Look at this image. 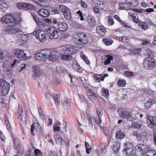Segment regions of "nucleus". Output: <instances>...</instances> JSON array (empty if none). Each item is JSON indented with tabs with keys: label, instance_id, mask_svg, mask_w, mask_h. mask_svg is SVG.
Masks as SVG:
<instances>
[{
	"label": "nucleus",
	"instance_id": "nucleus-61",
	"mask_svg": "<svg viewBox=\"0 0 156 156\" xmlns=\"http://www.w3.org/2000/svg\"><path fill=\"white\" fill-rule=\"evenodd\" d=\"M124 75L125 76L129 77L133 76L134 75V74L133 73L129 71L125 72Z\"/></svg>",
	"mask_w": 156,
	"mask_h": 156
},
{
	"label": "nucleus",
	"instance_id": "nucleus-11",
	"mask_svg": "<svg viewBox=\"0 0 156 156\" xmlns=\"http://www.w3.org/2000/svg\"><path fill=\"white\" fill-rule=\"evenodd\" d=\"M60 10L62 12L64 18L68 20H70L71 18V13L70 11L66 6L62 5L59 7Z\"/></svg>",
	"mask_w": 156,
	"mask_h": 156
},
{
	"label": "nucleus",
	"instance_id": "nucleus-52",
	"mask_svg": "<svg viewBox=\"0 0 156 156\" xmlns=\"http://www.w3.org/2000/svg\"><path fill=\"white\" fill-rule=\"evenodd\" d=\"M132 126L135 128H140L142 126V124L138 122H132Z\"/></svg>",
	"mask_w": 156,
	"mask_h": 156
},
{
	"label": "nucleus",
	"instance_id": "nucleus-14",
	"mask_svg": "<svg viewBox=\"0 0 156 156\" xmlns=\"http://www.w3.org/2000/svg\"><path fill=\"white\" fill-rule=\"evenodd\" d=\"M156 64L154 62V60H151L148 58H144V67L147 69H152L155 67Z\"/></svg>",
	"mask_w": 156,
	"mask_h": 156
},
{
	"label": "nucleus",
	"instance_id": "nucleus-26",
	"mask_svg": "<svg viewBox=\"0 0 156 156\" xmlns=\"http://www.w3.org/2000/svg\"><path fill=\"white\" fill-rule=\"evenodd\" d=\"M129 17H131L133 22L135 23H138L139 22V19L138 18V16L136 13L129 12Z\"/></svg>",
	"mask_w": 156,
	"mask_h": 156
},
{
	"label": "nucleus",
	"instance_id": "nucleus-6",
	"mask_svg": "<svg viewBox=\"0 0 156 156\" xmlns=\"http://www.w3.org/2000/svg\"><path fill=\"white\" fill-rule=\"evenodd\" d=\"M0 85L1 86V95H6L9 92L10 89V84L3 79H0Z\"/></svg>",
	"mask_w": 156,
	"mask_h": 156
},
{
	"label": "nucleus",
	"instance_id": "nucleus-20",
	"mask_svg": "<svg viewBox=\"0 0 156 156\" xmlns=\"http://www.w3.org/2000/svg\"><path fill=\"white\" fill-rule=\"evenodd\" d=\"M32 16L37 24L40 27L42 28L45 26L44 23L43 22L40 21L39 18L35 15L33 14Z\"/></svg>",
	"mask_w": 156,
	"mask_h": 156
},
{
	"label": "nucleus",
	"instance_id": "nucleus-34",
	"mask_svg": "<svg viewBox=\"0 0 156 156\" xmlns=\"http://www.w3.org/2000/svg\"><path fill=\"white\" fill-rule=\"evenodd\" d=\"M39 2L37 3L39 5L41 6L42 7L44 6L46 7L47 5V4L49 3L50 2V0H39Z\"/></svg>",
	"mask_w": 156,
	"mask_h": 156
},
{
	"label": "nucleus",
	"instance_id": "nucleus-59",
	"mask_svg": "<svg viewBox=\"0 0 156 156\" xmlns=\"http://www.w3.org/2000/svg\"><path fill=\"white\" fill-rule=\"evenodd\" d=\"M34 156H42V153L40 150L36 149L34 150Z\"/></svg>",
	"mask_w": 156,
	"mask_h": 156
},
{
	"label": "nucleus",
	"instance_id": "nucleus-23",
	"mask_svg": "<svg viewBox=\"0 0 156 156\" xmlns=\"http://www.w3.org/2000/svg\"><path fill=\"white\" fill-rule=\"evenodd\" d=\"M8 5L7 3L2 0H0V10L5 12L7 9Z\"/></svg>",
	"mask_w": 156,
	"mask_h": 156
},
{
	"label": "nucleus",
	"instance_id": "nucleus-7",
	"mask_svg": "<svg viewBox=\"0 0 156 156\" xmlns=\"http://www.w3.org/2000/svg\"><path fill=\"white\" fill-rule=\"evenodd\" d=\"M36 38L40 42L44 43L46 41V35L45 32L39 29L35 30L34 33Z\"/></svg>",
	"mask_w": 156,
	"mask_h": 156
},
{
	"label": "nucleus",
	"instance_id": "nucleus-18",
	"mask_svg": "<svg viewBox=\"0 0 156 156\" xmlns=\"http://www.w3.org/2000/svg\"><path fill=\"white\" fill-rule=\"evenodd\" d=\"M97 33L101 36H104L106 33V29L103 26H98L97 27Z\"/></svg>",
	"mask_w": 156,
	"mask_h": 156
},
{
	"label": "nucleus",
	"instance_id": "nucleus-57",
	"mask_svg": "<svg viewBox=\"0 0 156 156\" xmlns=\"http://www.w3.org/2000/svg\"><path fill=\"white\" fill-rule=\"evenodd\" d=\"M85 146L86 148V151L87 154H90V151H91V148L90 147V146L89 145L88 143L86 142H85Z\"/></svg>",
	"mask_w": 156,
	"mask_h": 156
},
{
	"label": "nucleus",
	"instance_id": "nucleus-25",
	"mask_svg": "<svg viewBox=\"0 0 156 156\" xmlns=\"http://www.w3.org/2000/svg\"><path fill=\"white\" fill-rule=\"evenodd\" d=\"M96 112L99 119V121L98 125H100L102 122L101 117L103 115V111L101 108L99 107L97 108Z\"/></svg>",
	"mask_w": 156,
	"mask_h": 156
},
{
	"label": "nucleus",
	"instance_id": "nucleus-62",
	"mask_svg": "<svg viewBox=\"0 0 156 156\" xmlns=\"http://www.w3.org/2000/svg\"><path fill=\"white\" fill-rule=\"evenodd\" d=\"M132 135L135 136L138 141L140 139V138L141 135H140V133L136 132H134L132 133Z\"/></svg>",
	"mask_w": 156,
	"mask_h": 156
},
{
	"label": "nucleus",
	"instance_id": "nucleus-9",
	"mask_svg": "<svg viewBox=\"0 0 156 156\" xmlns=\"http://www.w3.org/2000/svg\"><path fill=\"white\" fill-rule=\"evenodd\" d=\"M120 115L122 118L127 119L130 121L134 120L136 119V117L135 114L132 113L124 109H122Z\"/></svg>",
	"mask_w": 156,
	"mask_h": 156
},
{
	"label": "nucleus",
	"instance_id": "nucleus-33",
	"mask_svg": "<svg viewBox=\"0 0 156 156\" xmlns=\"http://www.w3.org/2000/svg\"><path fill=\"white\" fill-rule=\"evenodd\" d=\"M105 58L106 60L104 62V63L105 65H108L110 63L111 61L113 59V56L110 55H105Z\"/></svg>",
	"mask_w": 156,
	"mask_h": 156
},
{
	"label": "nucleus",
	"instance_id": "nucleus-19",
	"mask_svg": "<svg viewBox=\"0 0 156 156\" xmlns=\"http://www.w3.org/2000/svg\"><path fill=\"white\" fill-rule=\"evenodd\" d=\"M38 12L40 16L43 17H48L49 15V12L47 9H41Z\"/></svg>",
	"mask_w": 156,
	"mask_h": 156
},
{
	"label": "nucleus",
	"instance_id": "nucleus-60",
	"mask_svg": "<svg viewBox=\"0 0 156 156\" xmlns=\"http://www.w3.org/2000/svg\"><path fill=\"white\" fill-rule=\"evenodd\" d=\"M26 9H33L34 8V5L29 3H26Z\"/></svg>",
	"mask_w": 156,
	"mask_h": 156
},
{
	"label": "nucleus",
	"instance_id": "nucleus-43",
	"mask_svg": "<svg viewBox=\"0 0 156 156\" xmlns=\"http://www.w3.org/2000/svg\"><path fill=\"white\" fill-rule=\"evenodd\" d=\"M57 72L59 73H62L66 72V69L63 66H58L57 67Z\"/></svg>",
	"mask_w": 156,
	"mask_h": 156
},
{
	"label": "nucleus",
	"instance_id": "nucleus-49",
	"mask_svg": "<svg viewBox=\"0 0 156 156\" xmlns=\"http://www.w3.org/2000/svg\"><path fill=\"white\" fill-rule=\"evenodd\" d=\"M144 156H156V153L153 151H148L146 153V155Z\"/></svg>",
	"mask_w": 156,
	"mask_h": 156
},
{
	"label": "nucleus",
	"instance_id": "nucleus-48",
	"mask_svg": "<svg viewBox=\"0 0 156 156\" xmlns=\"http://www.w3.org/2000/svg\"><path fill=\"white\" fill-rule=\"evenodd\" d=\"M93 77L95 81L98 82L100 81L101 78L102 77V75L94 74L93 75Z\"/></svg>",
	"mask_w": 156,
	"mask_h": 156
},
{
	"label": "nucleus",
	"instance_id": "nucleus-38",
	"mask_svg": "<svg viewBox=\"0 0 156 156\" xmlns=\"http://www.w3.org/2000/svg\"><path fill=\"white\" fill-rule=\"evenodd\" d=\"M53 98L54 99L56 105H58L59 103V96L56 93H53L51 94Z\"/></svg>",
	"mask_w": 156,
	"mask_h": 156
},
{
	"label": "nucleus",
	"instance_id": "nucleus-5",
	"mask_svg": "<svg viewBox=\"0 0 156 156\" xmlns=\"http://www.w3.org/2000/svg\"><path fill=\"white\" fill-rule=\"evenodd\" d=\"M46 32L50 39H56L59 36V32L55 26L49 27L47 29Z\"/></svg>",
	"mask_w": 156,
	"mask_h": 156
},
{
	"label": "nucleus",
	"instance_id": "nucleus-64",
	"mask_svg": "<svg viewBox=\"0 0 156 156\" xmlns=\"http://www.w3.org/2000/svg\"><path fill=\"white\" fill-rule=\"evenodd\" d=\"M152 105L147 101L145 104L144 108L145 110H147L149 109Z\"/></svg>",
	"mask_w": 156,
	"mask_h": 156
},
{
	"label": "nucleus",
	"instance_id": "nucleus-63",
	"mask_svg": "<svg viewBox=\"0 0 156 156\" xmlns=\"http://www.w3.org/2000/svg\"><path fill=\"white\" fill-rule=\"evenodd\" d=\"M5 123L6 125V127L8 130L9 131L11 130L12 129V128L9 121L8 120L5 119Z\"/></svg>",
	"mask_w": 156,
	"mask_h": 156
},
{
	"label": "nucleus",
	"instance_id": "nucleus-15",
	"mask_svg": "<svg viewBox=\"0 0 156 156\" xmlns=\"http://www.w3.org/2000/svg\"><path fill=\"white\" fill-rule=\"evenodd\" d=\"M146 121L149 127H153L156 126V116L147 115Z\"/></svg>",
	"mask_w": 156,
	"mask_h": 156
},
{
	"label": "nucleus",
	"instance_id": "nucleus-12",
	"mask_svg": "<svg viewBox=\"0 0 156 156\" xmlns=\"http://www.w3.org/2000/svg\"><path fill=\"white\" fill-rule=\"evenodd\" d=\"M61 48L62 52L66 54H74L76 51L73 46L69 45L62 46L61 47Z\"/></svg>",
	"mask_w": 156,
	"mask_h": 156
},
{
	"label": "nucleus",
	"instance_id": "nucleus-53",
	"mask_svg": "<svg viewBox=\"0 0 156 156\" xmlns=\"http://www.w3.org/2000/svg\"><path fill=\"white\" fill-rule=\"evenodd\" d=\"M126 84V81L125 80H119L118 83L119 86L120 87H124Z\"/></svg>",
	"mask_w": 156,
	"mask_h": 156
},
{
	"label": "nucleus",
	"instance_id": "nucleus-51",
	"mask_svg": "<svg viewBox=\"0 0 156 156\" xmlns=\"http://www.w3.org/2000/svg\"><path fill=\"white\" fill-rule=\"evenodd\" d=\"M6 140V138L3 134L0 135V144L3 146L4 143L5 141Z\"/></svg>",
	"mask_w": 156,
	"mask_h": 156
},
{
	"label": "nucleus",
	"instance_id": "nucleus-56",
	"mask_svg": "<svg viewBox=\"0 0 156 156\" xmlns=\"http://www.w3.org/2000/svg\"><path fill=\"white\" fill-rule=\"evenodd\" d=\"M147 101L152 105L156 103V98L154 97H152L148 99Z\"/></svg>",
	"mask_w": 156,
	"mask_h": 156
},
{
	"label": "nucleus",
	"instance_id": "nucleus-39",
	"mask_svg": "<svg viewBox=\"0 0 156 156\" xmlns=\"http://www.w3.org/2000/svg\"><path fill=\"white\" fill-rule=\"evenodd\" d=\"M80 54L81 57L83 60L87 64H90V62L89 60L87 59V58L86 57V56L84 54L83 52L82 51H81L80 52Z\"/></svg>",
	"mask_w": 156,
	"mask_h": 156
},
{
	"label": "nucleus",
	"instance_id": "nucleus-40",
	"mask_svg": "<svg viewBox=\"0 0 156 156\" xmlns=\"http://www.w3.org/2000/svg\"><path fill=\"white\" fill-rule=\"evenodd\" d=\"M100 146L101 150L102 153H105L106 151V148L105 143V142L101 143L100 145Z\"/></svg>",
	"mask_w": 156,
	"mask_h": 156
},
{
	"label": "nucleus",
	"instance_id": "nucleus-10",
	"mask_svg": "<svg viewBox=\"0 0 156 156\" xmlns=\"http://www.w3.org/2000/svg\"><path fill=\"white\" fill-rule=\"evenodd\" d=\"M39 132L40 134H42L44 133L42 127L40 126L37 119H35V121L34 122L31 126V134L34 135V131L35 129Z\"/></svg>",
	"mask_w": 156,
	"mask_h": 156
},
{
	"label": "nucleus",
	"instance_id": "nucleus-21",
	"mask_svg": "<svg viewBox=\"0 0 156 156\" xmlns=\"http://www.w3.org/2000/svg\"><path fill=\"white\" fill-rule=\"evenodd\" d=\"M120 143L118 142H114L113 143L112 147L113 151L115 153H117L120 149Z\"/></svg>",
	"mask_w": 156,
	"mask_h": 156
},
{
	"label": "nucleus",
	"instance_id": "nucleus-54",
	"mask_svg": "<svg viewBox=\"0 0 156 156\" xmlns=\"http://www.w3.org/2000/svg\"><path fill=\"white\" fill-rule=\"evenodd\" d=\"M26 3L24 2H21L18 3L17 4V6L19 9H22L24 8L25 9Z\"/></svg>",
	"mask_w": 156,
	"mask_h": 156
},
{
	"label": "nucleus",
	"instance_id": "nucleus-13",
	"mask_svg": "<svg viewBox=\"0 0 156 156\" xmlns=\"http://www.w3.org/2000/svg\"><path fill=\"white\" fill-rule=\"evenodd\" d=\"M15 55L19 59L21 60H27L30 57V56L27 55V54L24 53V51L22 49L16 50L15 52Z\"/></svg>",
	"mask_w": 156,
	"mask_h": 156
},
{
	"label": "nucleus",
	"instance_id": "nucleus-17",
	"mask_svg": "<svg viewBox=\"0 0 156 156\" xmlns=\"http://www.w3.org/2000/svg\"><path fill=\"white\" fill-rule=\"evenodd\" d=\"M12 137L15 149L18 153H20L21 151V146L18 139L17 137L15 136H13Z\"/></svg>",
	"mask_w": 156,
	"mask_h": 156
},
{
	"label": "nucleus",
	"instance_id": "nucleus-45",
	"mask_svg": "<svg viewBox=\"0 0 156 156\" xmlns=\"http://www.w3.org/2000/svg\"><path fill=\"white\" fill-rule=\"evenodd\" d=\"M109 94L108 90L106 89H103L101 92V95L107 98Z\"/></svg>",
	"mask_w": 156,
	"mask_h": 156
},
{
	"label": "nucleus",
	"instance_id": "nucleus-27",
	"mask_svg": "<svg viewBox=\"0 0 156 156\" xmlns=\"http://www.w3.org/2000/svg\"><path fill=\"white\" fill-rule=\"evenodd\" d=\"M146 54L147 57L145 58L146 59L148 58V59L151 60L153 59V58L154 57V55L153 51L150 49H147L146 51Z\"/></svg>",
	"mask_w": 156,
	"mask_h": 156
},
{
	"label": "nucleus",
	"instance_id": "nucleus-31",
	"mask_svg": "<svg viewBox=\"0 0 156 156\" xmlns=\"http://www.w3.org/2000/svg\"><path fill=\"white\" fill-rule=\"evenodd\" d=\"M73 68L75 71L79 73L81 72L82 71V69L77 64V63H73Z\"/></svg>",
	"mask_w": 156,
	"mask_h": 156
},
{
	"label": "nucleus",
	"instance_id": "nucleus-29",
	"mask_svg": "<svg viewBox=\"0 0 156 156\" xmlns=\"http://www.w3.org/2000/svg\"><path fill=\"white\" fill-rule=\"evenodd\" d=\"M45 21L48 24V25H52L53 24V26H55V24L57 23V19H53L52 20L46 19H45Z\"/></svg>",
	"mask_w": 156,
	"mask_h": 156
},
{
	"label": "nucleus",
	"instance_id": "nucleus-32",
	"mask_svg": "<svg viewBox=\"0 0 156 156\" xmlns=\"http://www.w3.org/2000/svg\"><path fill=\"white\" fill-rule=\"evenodd\" d=\"M61 132L64 134L66 133L67 132V125L66 122H64V123H63L62 125L61 124Z\"/></svg>",
	"mask_w": 156,
	"mask_h": 156
},
{
	"label": "nucleus",
	"instance_id": "nucleus-44",
	"mask_svg": "<svg viewBox=\"0 0 156 156\" xmlns=\"http://www.w3.org/2000/svg\"><path fill=\"white\" fill-rule=\"evenodd\" d=\"M103 40L105 45L107 46L110 45L113 43L112 40L110 38L104 39H103Z\"/></svg>",
	"mask_w": 156,
	"mask_h": 156
},
{
	"label": "nucleus",
	"instance_id": "nucleus-55",
	"mask_svg": "<svg viewBox=\"0 0 156 156\" xmlns=\"http://www.w3.org/2000/svg\"><path fill=\"white\" fill-rule=\"evenodd\" d=\"M143 145L142 144L137 145L135 146V149L136 150L139 151L141 153H142L143 152Z\"/></svg>",
	"mask_w": 156,
	"mask_h": 156
},
{
	"label": "nucleus",
	"instance_id": "nucleus-1",
	"mask_svg": "<svg viewBox=\"0 0 156 156\" xmlns=\"http://www.w3.org/2000/svg\"><path fill=\"white\" fill-rule=\"evenodd\" d=\"M36 60L40 62H46L48 59L49 61L54 62L57 60L58 57L56 53L52 52L48 49H41L37 52L34 55Z\"/></svg>",
	"mask_w": 156,
	"mask_h": 156
},
{
	"label": "nucleus",
	"instance_id": "nucleus-22",
	"mask_svg": "<svg viewBox=\"0 0 156 156\" xmlns=\"http://www.w3.org/2000/svg\"><path fill=\"white\" fill-rule=\"evenodd\" d=\"M125 2L128 3L129 7H136L138 5V2L137 0H125Z\"/></svg>",
	"mask_w": 156,
	"mask_h": 156
},
{
	"label": "nucleus",
	"instance_id": "nucleus-46",
	"mask_svg": "<svg viewBox=\"0 0 156 156\" xmlns=\"http://www.w3.org/2000/svg\"><path fill=\"white\" fill-rule=\"evenodd\" d=\"M140 138V139L139 141L140 142H142L144 144L147 143V139L146 136L144 135H141Z\"/></svg>",
	"mask_w": 156,
	"mask_h": 156
},
{
	"label": "nucleus",
	"instance_id": "nucleus-35",
	"mask_svg": "<svg viewBox=\"0 0 156 156\" xmlns=\"http://www.w3.org/2000/svg\"><path fill=\"white\" fill-rule=\"evenodd\" d=\"M125 136L124 133L122 132L121 130H119L116 132L115 136L117 138L121 139L123 138Z\"/></svg>",
	"mask_w": 156,
	"mask_h": 156
},
{
	"label": "nucleus",
	"instance_id": "nucleus-2",
	"mask_svg": "<svg viewBox=\"0 0 156 156\" xmlns=\"http://www.w3.org/2000/svg\"><path fill=\"white\" fill-rule=\"evenodd\" d=\"M2 20L10 27L14 26L16 22V19L11 15H5L2 18ZM20 31V30L18 28H16L14 27H9L6 29V31L11 34L19 32Z\"/></svg>",
	"mask_w": 156,
	"mask_h": 156
},
{
	"label": "nucleus",
	"instance_id": "nucleus-37",
	"mask_svg": "<svg viewBox=\"0 0 156 156\" xmlns=\"http://www.w3.org/2000/svg\"><path fill=\"white\" fill-rule=\"evenodd\" d=\"M33 72L34 73V75L35 76H36V77L39 76L41 73L38 67L36 66L34 67Z\"/></svg>",
	"mask_w": 156,
	"mask_h": 156
},
{
	"label": "nucleus",
	"instance_id": "nucleus-58",
	"mask_svg": "<svg viewBox=\"0 0 156 156\" xmlns=\"http://www.w3.org/2000/svg\"><path fill=\"white\" fill-rule=\"evenodd\" d=\"M33 151L30 149H29L26 152L25 156H33Z\"/></svg>",
	"mask_w": 156,
	"mask_h": 156
},
{
	"label": "nucleus",
	"instance_id": "nucleus-30",
	"mask_svg": "<svg viewBox=\"0 0 156 156\" xmlns=\"http://www.w3.org/2000/svg\"><path fill=\"white\" fill-rule=\"evenodd\" d=\"M129 8L128 3L122 2L120 3L119 5V9H120L127 10Z\"/></svg>",
	"mask_w": 156,
	"mask_h": 156
},
{
	"label": "nucleus",
	"instance_id": "nucleus-4",
	"mask_svg": "<svg viewBox=\"0 0 156 156\" xmlns=\"http://www.w3.org/2000/svg\"><path fill=\"white\" fill-rule=\"evenodd\" d=\"M126 148L123 151V154L126 156H135L136 154L133 150V144L131 142H126L125 143Z\"/></svg>",
	"mask_w": 156,
	"mask_h": 156
},
{
	"label": "nucleus",
	"instance_id": "nucleus-16",
	"mask_svg": "<svg viewBox=\"0 0 156 156\" xmlns=\"http://www.w3.org/2000/svg\"><path fill=\"white\" fill-rule=\"evenodd\" d=\"M55 27L57 30L63 32L65 31L68 27L67 24L59 21L58 19H57V23Z\"/></svg>",
	"mask_w": 156,
	"mask_h": 156
},
{
	"label": "nucleus",
	"instance_id": "nucleus-36",
	"mask_svg": "<svg viewBox=\"0 0 156 156\" xmlns=\"http://www.w3.org/2000/svg\"><path fill=\"white\" fill-rule=\"evenodd\" d=\"M61 125V123L59 122H56L55 124H54L53 126L54 131H60L61 127L58 126Z\"/></svg>",
	"mask_w": 156,
	"mask_h": 156
},
{
	"label": "nucleus",
	"instance_id": "nucleus-24",
	"mask_svg": "<svg viewBox=\"0 0 156 156\" xmlns=\"http://www.w3.org/2000/svg\"><path fill=\"white\" fill-rule=\"evenodd\" d=\"M54 137L56 142L58 144H61L63 142L62 137L60 134L58 133H56L54 135Z\"/></svg>",
	"mask_w": 156,
	"mask_h": 156
},
{
	"label": "nucleus",
	"instance_id": "nucleus-41",
	"mask_svg": "<svg viewBox=\"0 0 156 156\" xmlns=\"http://www.w3.org/2000/svg\"><path fill=\"white\" fill-rule=\"evenodd\" d=\"M72 56L70 55H63L62 56V59L67 61H70L72 58Z\"/></svg>",
	"mask_w": 156,
	"mask_h": 156
},
{
	"label": "nucleus",
	"instance_id": "nucleus-28",
	"mask_svg": "<svg viewBox=\"0 0 156 156\" xmlns=\"http://www.w3.org/2000/svg\"><path fill=\"white\" fill-rule=\"evenodd\" d=\"M94 2L96 3L97 7L100 9H103L105 8V5L104 2L102 1H99L98 0H95Z\"/></svg>",
	"mask_w": 156,
	"mask_h": 156
},
{
	"label": "nucleus",
	"instance_id": "nucleus-42",
	"mask_svg": "<svg viewBox=\"0 0 156 156\" xmlns=\"http://www.w3.org/2000/svg\"><path fill=\"white\" fill-rule=\"evenodd\" d=\"M19 108L20 107L19 106ZM18 118L20 120L22 119V118L23 115V110L21 108H19L18 111Z\"/></svg>",
	"mask_w": 156,
	"mask_h": 156
},
{
	"label": "nucleus",
	"instance_id": "nucleus-47",
	"mask_svg": "<svg viewBox=\"0 0 156 156\" xmlns=\"http://www.w3.org/2000/svg\"><path fill=\"white\" fill-rule=\"evenodd\" d=\"M108 25L110 26L113 25L114 23V21L112 17L111 16H108L107 17Z\"/></svg>",
	"mask_w": 156,
	"mask_h": 156
},
{
	"label": "nucleus",
	"instance_id": "nucleus-8",
	"mask_svg": "<svg viewBox=\"0 0 156 156\" xmlns=\"http://www.w3.org/2000/svg\"><path fill=\"white\" fill-rule=\"evenodd\" d=\"M86 118L88 120V126L87 128L89 132H91L95 129V125L98 124V122L97 121L96 118L93 117H90V115L87 114L85 116Z\"/></svg>",
	"mask_w": 156,
	"mask_h": 156
},
{
	"label": "nucleus",
	"instance_id": "nucleus-3",
	"mask_svg": "<svg viewBox=\"0 0 156 156\" xmlns=\"http://www.w3.org/2000/svg\"><path fill=\"white\" fill-rule=\"evenodd\" d=\"M73 41L78 44H87L88 39L87 36L84 34L80 32L75 34L73 36Z\"/></svg>",
	"mask_w": 156,
	"mask_h": 156
},
{
	"label": "nucleus",
	"instance_id": "nucleus-50",
	"mask_svg": "<svg viewBox=\"0 0 156 156\" xmlns=\"http://www.w3.org/2000/svg\"><path fill=\"white\" fill-rule=\"evenodd\" d=\"M139 24L141 26L142 28L144 30H147L148 28L146 22H139Z\"/></svg>",
	"mask_w": 156,
	"mask_h": 156
}]
</instances>
